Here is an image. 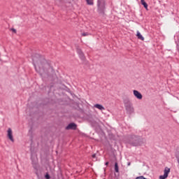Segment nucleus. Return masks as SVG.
<instances>
[{"label":"nucleus","mask_w":179,"mask_h":179,"mask_svg":"<svg viewBox=\"0 0 179 179\" xmlns=\"http://www.w3.org/2000/svg\"><path fill=\"white\" fill-rule=\"evenodd\" d=\"M124 104L126 111L128 113V114H132V113H134V106L132 105V103H131V101L124 100Z\"/></svg>","instance_id":"1"},{"label":"nucleus","mask_w":179,"mask_h":179,"mask_svg":"<svg viewBox=\"0 0 179 179\" xmlns=\"http://www.w3.org/2000/svg\"><path fill=\"white\" fill-rule=\"evenodd\" d=\"M97 6L99 10H104L106 9V0H98Z\"/></svg>","instance_id":"2"},{"label":"nucleus","mask_w":179,"mask_h":179,"mask_svg":"<svg viewBox=\"0 0 179 179\" xmlns=\"http://www.w3.org/2000/svg\"><path fill=\"white\" fill-rule=\"evenodd\" d=\"M7 138L13 143L15 142V138H13V131H12V129H10V128H8L7 130Z\"/></svg>","instance_id":"3"},{"label":"nucleus","mask_w":179,"mask_h":179,"mask_svg":"<svg viewBox=\"0 0 179 179\" xmlns=\"http://www.w3.org/2000/svg\"><path fill=\"white\" fill-rule=\"evenodd\" d=\"M170 168L165 167L164 170V175L159 176V179H166L169 177V174H170Z\"/></svg>","instance_id":"4"},{"label":"nucleus","mask_w":179,"mask_h":179,"mask_svg":"<svg viewBox=\"0 0 179 179\" xmlns=\"http://www.w3.org/2000/svg\"><path fill=\"white\" fill-rule=\"evenodd\" d=\"M133 94H134V96H135L138 100H142V98H143V96H142V94H141V92H139L138 90H134L133 91Z\"/></svg>","instance_id":"5"},{"label":"nucleus","mask_w":179,"mask_h":179,"mask_svg":"<svg viewBox=\"0 0 179 179\" xmlns=\"http://www.w3.org/2000/svg\"><path fill=\"white\" fill-rule=\"evenodd\" d=\"M37 57L38 58H40V55H37L36 57H34L33 58H32V59H33V62H34V66H35V69H36V71H38L37 70Z\"/></svg>","instance_id":"6"},{"label":"nucleus","mask_w":179,"mask_h":179,"mask_svg":"<svg viewBox=\"0 0 179 179\" xmlns=\"http://www.w3.org/2000/svg\"><path fill=\"white\" fill-rule=\"evenodd\" d=\"M66 129H76V124L75 123H71L66 127Z\"/></svg>","instance_id":"7"},{"label":"nucleus","mask_w":179,"mask_h":179,"mask_svg":"<svg viewBox=\"0 0 179 179\" xmlns=\"http://www.w3.org/2000/svg\"><path fill=\"white\" fill-rule=\"evenodd\" d=\"M94 107H95V108H98V110H100L101 111H103V110H106V108H104V106L99 103L95 104Z\"/></svg>","instance_id":"8"},{"label":"nucleus","mask_w":179,"mask_h":179,"mask_svg":"<svg viewBox=\"0 0 179 179\" xmlns=\"http://www.w3.org/2000/svg\"><path fill=\"white\" fill-rule=\"evenodd\" d=\"M78 55L80 57V58H81V59L83 61L85 60V55H83V52L81 50H78Z\"/></svg>","instance_id":"9"},{"label":"nucleus","mask_w":179,"mask_h":179,"mask_svg":"<svg viewBox=\"0 0 179 179\" xmlns=\"http://www.w3.org/2000/svg\"><path fill=\"white\" fill-rule=\"evenodd\" d=\"M137 37L139 40H141L142 41L145 40V38H143V36H142V34H141V32H139V31H137Z\"/></svg>","instance_id":"10"},{"label":"nucleus","mask_w":179,"mask_h":179,"mask_svg":"<svg viewBox=\"0 0 179 179\" xmlns=\"http://www.w3.org/2000/svg\"><path fill=\"white\" fill-rule=\"evenodd\" d=\"M141 4L144 6L145 8L148 9V3L145 0H141Z\"/></svg>","instance_id":"11"},{"label":"nucleus","mask_w":179,"mask_h":179,"mask_svg":"<svg viewBox=\"0 0 179 179\" xmlns=\"http://www.w3.org/2000/svg\"><path fill=\"white\" fill-rule=\"evenodd\" d=\"M115 171L116 173H118V171H119V169H118V163H117V162L115 163Z\"/></svg>","instance_id":"12"},{"label":"nucleus","mask_w":179,"mask_h":179,"mask_svg":"<svg viewBox=\"0 0 179 179\" xmlns=\"http://www.w3.org/2000/svg\"><path fill=\"white\" fill-rule=\"evenodd\" d=\"M86 2L87 3V5H93L94 4L93 0H86Z\"/></svg>","instance_id":"13"},{"label":"nucleus","mask_w":179,"mask_h":179,"mask_svg":"<svg viewBox=\"0 0 179 179\" xmlns=\"http://www.w3.org/2000/svg\"><path fill=\"white\" fill-rule=\"evenodd\" d=\"M90 34H89L88 32H83L81 34V36H83V37H86L87 36H90Z\"/></svg>","instance_id":"14"},{"label":"nucleus","mask_w":179,"mask_h":179,"mask_svg":"<svg viewBox=\"0 0 179 179\" xmlns=\"http://www.w3.org/2000/svg\"><path fill=\"white\" fill-rule=\"evenodd\" d=\"M10 30V31H13V33L16 34V29H15L14 28H11Z\"/></svg>","instance_id":"15"},{"label":"nucleus","mask_w":179,"mask_h":179,"mask_svg":"<svg viewBox=\"0 0 179 179\" xmlns=\"http://www.w3.org/2000/svg\"><path fill=\"white\" fill-rule=\"evenodd\" d=\"M45 177L46 179H50V175L48 174H46Z\"/></svg>","instance_id":"16"},{"label":"nucleus","mask_w":179,"mask_h":179,"mask_svg":"<svg viewBox=\"0 0 179 179\" xmlns=\"http://www.w3.org/2000/svg\"><path fill=\"white\" fill-rule=\"evenodd\" d=\"M92 157L94 159V157H96V154L92 155Z\"/></svg>","instance_id":"17"},{"label":"nucleus","mask_w":179,"mask_h":179,"mask_svg":"<svg viewBox=\"0 0 179 179\" xmlns=\"http://www.w3.org/2000/svg\"><path fill=\"white\" fill-rule=\"evenodd\" d=\"M106 166H108V162H106Z\"/></svg>","instance_id":"18"},{"label":"nucleus","mask_w":179,"mask_h":179,"mask_svg":"<svg viewBox=\"0 0 179 179\" xmlns=\"http://www.w3.org/2000/svg\"><path fill=\"white\" fill-rule=\"evenodd\" d=\"M127 166H131V163H128Z\"/></svg>","instance_id":"19"},{"label":"nucleus","mask_w":179,"mask_h":179,"mask_svg":"<svg viewBox=\"0 0 179 179\" xmlns=\"http://www.w3.org/2000/svg\"><path fill=\"white\" fill-rule=\"evenodd\" d=\"M134 146H138V144H134Z\"/></svg>","instance_id":"20"}]
</instances>
